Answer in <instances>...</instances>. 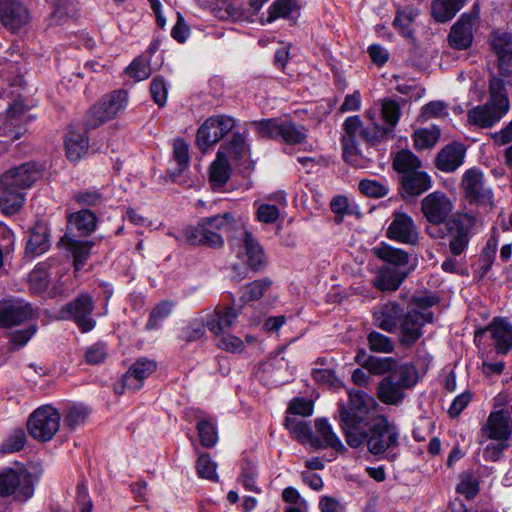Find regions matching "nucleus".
<instances>
[{
  "label": "nucleus",
  "mask_w": 512,
  "mask_h": 512,
  "mask_svg": "<svg viewBox=\"0 0 512 512\" xmlns=\"http://www.w3.org/2000/svg\"><path fill=\"white\" fill-rule=\"evenodd\" d=\"M375 401L362 390H351L347 404L339 407L340 426L347 444L358 448L364 443L375 456L394 461L397 457L392 450L399 445V431L383 416L372 417Z\"/></svg>",
  "instance_id": "obj_1"
},
{
  "label": "nucleus",
  "mask_w": 512,
  "mask_h": 512,
  "mask_svg": "<svg viewBox=\"0 0 512 512\" xmlns=\"http://www.w3.org/2000/svg\"><path fill=\"white\" fill-rule=\"evenodd\" d=\"M42 177L40 162H23L0 176V211L18 213L24 205L26 190Z\"/></svg>",
  "instance_id": "obj_2"
},
{
  "label": "nucleus",
  "mask_w": 512,
  "mask_h": 512,
  "mask_svg": "<svg viewBox=\"0 0 512 512\" xmlns=\"http://www.w3.org/2000/svg\"><path fill=\"white\" fill-rule=\"evenodd\" d=\"M418 373L414 365L404 363L391 375L384 376L379 382L376 395L386 405H400L406 397V391L416 385Z\"/></svg>",
  "instance_id": "obj_3"
},
{
  "label": "nucleus",
  "mask_w": 512,
  "mask_h": 512,
  "mask_svg": "<svg viewBox=\"0 0 512 512\" xmlns=\"http://www.w3.org/2000/svg\"><path fill=\"white\" fill-rule=\"evenodd\" d=\"M489 101L469 111L468 119L480 127H491L499 121L509 110V99L502 82L491 77L489 82Z\"/></svg>",
  "instance_id": "obj_4"
},
{
  "label": "nucleus",
  "mask_w": 512,
  "mask_h": 512,
  "mask_svg": "<svg viewBox=\"0 0 512 512\" xmlns=\"http://www.w3.org/2000/svg\"><path fill=\"white\" fill-rule=\"evenodd\" d=\"M127 104L128 93L125 90L119 89L104 95L87 112L85 126L88 129H95L103 125L124 112Z\"/></svg>",
  "instance_id": "obj_5"
},
{
  "label": "nucleus",
  "mask_w": 512,
  "mask_h": 512,
  "mask_svg": "<svg viewBox=\"0 0 512 512\" xmlns=\"http://www.w3.org/2000/svg\"><path fill=\"white\" fill-rule=\"evenodd\" d=\"M236 245L238 246L236 256L242 258L245 254L247 264V267H242L237 264L232 266L234 273L232 279L236 282H240L246 278L248 269L257 271L264 266L265 255L258 240L247 230L243 231L241 238L232 240V246L234 247Z\"/></svg>",
  "instance_id": "obj_6"
},
{
  "label": "nucleus",
  "mask_w": 512,
  "mask_h": 512,
  "mask_svg": "<svg viewBox=\"0 0 512 512\" xmlns=\"http://www.w3.org/2000/svg\"><path fill=\"white\" fill-rule=\"evenodd\" d=\"M475 224L476 217L468 213H456L444 224L453 256L461 255L468 247Z\"/></svg>",
  "instance_id": "obj_7"
},
{
  "label": "nucleus",
  "mask_w": 512,
  "mask_h": 512,
  "mask_svg": "<svg viewBox=\"0 0 512 512\" xmlns=\"http://www.w3.org/2000/svg\"><path fill=\"white\" fill-rule=\"evenodd\" d=\"M61 416L51 405L37 408L28 418L27 429L30 436L38 441L51 440L60 427Z\"/></svg>",
  "instance_id": "obj_8"
},
{
  "label": "nucleus",
  "mask_w": 512,
  "mask_h": 512,
  "mask_svg": "<svg viewBox=\"0 0 512 512\" xmlns=\"http://www.w3.org/2000/svg\"><path fill=\"white\" fill-rule=\"evenodd\" d=\"M235 125L234 119L226 115H216L207 118L198 128L196 144L202 154L220 141Z\"/></svg>",
  "instance_id": "obj_9"
},
{
  "label": "nucleus",
  "mask_w": 512,
  "mask_h": 512,
  "mask_svg": "<svg viewBox=\"0 0 512 512\" xmlns=\"http://www.w3.org/2000/svg\"><path fill=\"white\" fill-rule=\"evenodd\" d=\"M14 494L15 499L27 501L34 494L32 476L27 472H18L5 468L0 472V497Z\"/></svg>",
  "instance_id": "obj_10"
},
{
  "label": "nucleus",
  "mask_w": 512,
  "mask_h": 512,
  "mask_svg": "<svg viewBox=\"0 0 512 512\" xmlns=\"http://www.w3.org/2000/svg\"><path fill=\"white\" fill-rule=\"evenodd\" d=\"M94 308L93 297L88 293H81L61 309V314L62 318L74 321L78 328L86 333L96 325L92 317Z\"/></svg>",
  "instance_id": "obj_11"
},
{
  "label": "nucleus",
  "mask_w": 512,
  "mask_h": 512,
  "mask_svg": "<svg viewBox=\"0 0 512 512\" xmlns=\"http://www.w3.org/2000/svg\"><path fill=\"white\" fill-rule=\"evenodd\" d=\"M415 162H392L393 169L401 175L400 182L403 190L410 196H417L431 188V178L418 170ZM419 164L420 162H416Z\"/></svg>",
  "instance_id": "obj_12"
},
{
  "label": "nucleus",
  "mask_w": 512,
  "mask_h": 512,
  "mask_svg": "<svg viewBox=\"0 0 512 512\" xmlns=\"http://www.w3.org/2000/svg\"><path fill=\"white\" fill-rule=\"evenodd\" d=\"M432 321L433 313L431 311L409 309L398 327L400 344L406 347L412 346L423 335V326Z\"/></svg>",
  "instance_id": "obj_13"
},
{
  "label": "nucleus",
  "mask_w": 512,
  "mask_h": 512,
  "mask_svg": "<svg viewBox=\"0 0 512 512\" xmlns=\"http://www.w3.org/2000/svg\"><path fill=\"white\" fill-rule=\"evenodd\" d=\"M454 209L452 200L441 191H434L421 201V211L428 223H446Z\"/></svg>",
  "instance_id": "obj_14"
},
{
  "label": "nucleus",
  "mask_w": 512,
  "mask_h": 512,
  "mask_svg": "<svg viewBox=\"0 0 512 512\" xmlns=\"http://www.w3.org/2000/svg\"><path fill=\"white\" fill-rule=\"evenodd\" d=\"M157 368L154 360L142 357L137 359L128 371L122 376L120 382L115 384L116 394H123L126 390L136 391L142 388L143 381Z\"/></svg>",
  "instance_id": "obj_15"
},
{
  "label": "nucleus",
  "mask_w": 512,
  "mask_h": 512,
  "mask_svg": "<svg viewBox=\"0 0 512 512\" xmlns=\"http://www.w3.org/2000/svg\"><path fill=\"white\" fill-rule=\"evenodd\" d=\"M30 22V14L19 0H0V23L12 33L19 32Z\"/></svg>",
  "instance_id": "obj_16"
},
{
  "label": "nucleus",
  "mask_w": 512,
  "mask_h": 512,
  "mask_svg": "<svg viewBox=\"0 0 512 512\" xmlns=\"http://www.w3.org/2000/svg\"><path fill=\"white\" fill-rule=\"evenodd\" d=\"M177 241H185L194 246H207L213 249H220L224 245L223 237L209 229L201 219L196 225L188 226L182 231L181 236H175Z\"/></svg>",
  "instance_id": "obj_17"
},
{
  "label": "nucleus",
  "mask_w": 512,
  "mask_h": 512,
  "mask_svg": "<svg viewBox=\"0 0 512 512\" xmlns=\"http://www.w3.org/2000/svg\"><path fill=\"white\" fill-rule=\"evenodd\" d=\"M386 236L391 240L412 245H415L419 238L414 220L401 211H395L392 214V221L386 230Z\"/></svg>",
  "instance_id": "obj_18"
},
{
  "label": "nucleus",
  "mask_w": 512,
  "mask_h": 512,
  "mask_svg": "<svg viewBox=\"0 0 512 512\" xmlns=\"http://www.w3.org/2000/svg\"><path fill=\"white\" fill-rule=\"evenodd\" d=\"M38 317L30 303L6 301L0 303V328H10Z\"/></svg>",
  "instance_id": "obj_19"
},
{
  "label": "nucleus",
  "mask_w": 512,
  "mask_h": 512,
  "mask_svg": "<svg viewBox=\"0 0 512 512\" xmlns=\"http://www.w3.org/2000/svg\"><path fill=\"white\" fill-rule=\"evenodd\" d=\"M509 413L504 410L493 411L481 427L480 437L485 440L508 442L512 435Z\"/></svg>",
  "instance_id": "obj_20"
},
{
  "label": "nucleus",
  "mask_w": 512,
  "mask_h": 512,
  "mask_svg": "<svg viewBox=\"0 0 512 512\" xmlns=\"http://www.w3.org/2000/svg\"><path fill=\"white\" fill-rule=\"evenodd\" d=\"M461 185L469 203L486 204L492 202V191L485 187L483 174L478 169L467 170L463 175Z\"/></svg>",
  "instance_id": "obj_21"
},
{
  "label": "nucleus",
  "mask_w": 512,
  "mask_h": 512,
  "mask_svg": "<svg viewBox=\"0 0 512 512\" xmlns=\"http://www.w3.org/2000/svg\"><path fill=\"white\" fill-rule=\"evenodd\" d=\"M405 313L403 307L395 301L380 304L373 311L374 325L385 332L394 333Z\"/></svg>",
  "instance_id": "obj_22"
},
{
  "label": "nucleus",
  "mask_w": 512,
  "mask_h": 512,
  "mask_svg": "<svg viewBox=\"0 0 512 512\" xmlns=\"http://www.w3.org/2000/svg\"><path fill=\"white\" fill-rule=\"evenodd\" d=\"M489 333L498 354H506L512 349V325L506 321H494L490 326L476 331L475 337Z\"/></svg>",
  "instance_id": "obj_23"
},
{
  "label": "nucleus",
  "mask_w": 512,
  "mask_h": 512,
  "mask_svg": "<svg viewBox=\"0 0 512 512\" xmlns=\"http://www.w3.org/2000/svg\"><path fill=\"white\" fill-rule=\"evenodd\" d=\"M50 247L49 231L42 222H37L31 230L25 248V258L33 259L45 253Z\"/></svg>",
  "instance_id": "obj_24"
},
{
  "label": "nucleus",
  "mask_w": 512,
  "mask_h": 512,
  "mask_svg": "<svg viewBox=\"0 0 512 512\" xmlns=\"http://www.w3.org/2000/svg\"><path fill=\"white\" fill-rule=\"evenodd\" d=\"M249 151L245 136L236 132L229 141L220 145L215 160L243 159L249 155Z\"/></svg>",
  "instance_id": "obj_25"
},
{
  "label": "nucleus",
  "mask_w": 512,
  "mask_h": 512,
  "mask_svg": "<svg viewBox=\"0 0 512 512\" xmlns=\"http://www.w3.org/2000/svg\"><path fill=\"white\" fill-rule=\"evenodd\" d=\"M472 22L469 17L462 16L451 28L448 40L458 50L467 49L472 43Z\"/></svg>",
  "instance_id": "obj_26"
},
{
  "label": "nucleus",
  "mask_w": 512,
  "mask_h": 512,
  "mask_svg": "<svg viewBox=\"0 0 512 512\" xmlns=\"http://www.w3.org/2000/svg\"><path fill=\"white\" fill-rule=\"evenodd\" d=\"M239 315V311L231 306H218L214 314L207 320V328L215 335L230 328Z\"/></svg>",
  "instance_id": "obj_27"
},
{
  "label": "nucleus",
  "mask_w": 512,
  "mask_h": 512,
  "mask_svg": "<svg viewBox=\"0 0 512 512\" xmlns=\"http://www.w3.org/2000/svg\"><path fill=\"white\" fill-rule=\"evenodd\" d=\"M316 431L318 438L313 439V446L316 448H327L331 447L337 451L345 449L341 440L334 433L331 425L326 419H318L315 422Z\"/></svg>",
  "instance_id": "obj_28"
},
{
  "label": "nucleus",
  "mask_w": 512,
  "mask_h": 512,
  "mask_svg": "<svg viewBox=\"0 0 512 512\" xmlns=\"http://www.w3.org/2000/svg\"><path fill=\"white\" fill-rule=\"evenodd\" d=\"M406 274L396 267H382L374 281L375 286L381 291H395L399 288Z\"/></svg>",
  "instance_id": "obj_29"
},
{
  "label": "nucleus",
  "mask_w": 512,
  "mask_h": 512,
  "mask_svg": "<svg viewBox=\"0 0 512 512\" xmlns=\"http://www.w3.org/2000/svg\"><path fill=\"white\" fill-rule=\"evenodd\" d=\"M361 365L364 369L368 370L370 374L391 375L395 371H398V368L401 367L402 364H399L398 360L394 357L368 356Z\"/></svg>",
  "instance_id": "obj_30"
},
{
  "label": "nucleus",
  "mask_w": 512,
  "mask_h": 512,
  "mask_svg": "<svg viewBox=\"0 0 512 512\" xmlns=\"http://www.w3.org/2000/svg\"><path fill=\"white\" fill-rule=\"evenodd\" d=\"M261 138L280 139L288 143V127L277 119L261 120L253 123Z\"/></svg>",
  "instance_id": "obj_31"
},
{
  "label": "nucleus",
  "mask_w": 512,
  "mask_h": 512,
  "mask_svg": "<svg viewBox=\"0 0 512 512\" xmlns=\"http://www.w3.org/2000/svg\"><path fill=\"white\" fill-rule=\"evenodd\" d=\"M373 253L377 258L391 265L390 267H396L398 269L407 265L409 261V255L407 252L385 243H381L374 247Z\"/></svg>",
  "instance_id": "obj_32"
},
{
  "label": "nucleus",
  "mask_w": 512,
  "mask_h": 512,
  "mask_svg": "<svg viewBox=\"0 0 512 512\" xmlns=\"http://www.w3.org/2000/svg\"><path fill=\"white\" fill-rule=\"evenodd\" d=\"M466 0H433L432 15L438 22L452 19L462 9Z\"/></svg>",
  "instance_id": "obj_33"
},
{
  "label": "nucleus",
  "mask_w": 512,
  "mask_h": 512,
  "mask_svg": "<svg viewBox=\"0 0 512 512\" xmlns=\"http://www.w3.org/2000/svg\"><path fill=\"white\" fill-rule=\"evenodd\" d=\"M97 218L90 210H80L69 216L68 222L74 227L80 235L86 236L92 233L96 228Z\"/></svg>",
  "instance_id": "obj_34"
},
{
  "label": "nucleus",
  "mask_w": 512,
  "mask_h": 512,
  "mask_svg": "<svg viewBox=\"0 0 512 512\" xmlns=\"http://www.w3.org/2000/svg\"><path fill=\"white\" fill-rule=\"evenodd\" d=\"M68 160H79L88 150V139L84 134L70 132L65 140Z\"/></svg>",
  "instance_id": "obj_35"
},
{
  "label": "nucleus",
  "mask_w": 512,
  "mask_h": 512,
  "mask_svg": "<svg viewBox=\"0 0 512 512\" xmlns=\"http://www.w3.org/2000/svg\"><path fill=\"white\" fill-rule=\"evenodd\" d=\"M489 44L497 59L512 55V34L494 31L489 36Z\"/></svg>",
  "instance_id": "obj_36"
},
{
  "label": "nucleus",
  "mask_w": 512,
  "mask_h": 512,
  "mask_svg": "<svg viewBox=\"0 0 512 512\" xmlns=\"http://www.w3.org/2000/svg\"><path fill=\"white\" fill-rule=\"evenodd\" d=\"M30 288L34 293L46 291L50 283L47 263H39L29 274Z\"/></svg>",
  "instance_id": "obj_37"
},
{
  "label": "nucleus",
  "mask_w": 512,
  "mask_h": 512,
  "mask_svg": "<svg viewBox=\"0 0 512 512\" xmlns=\"http://www.w3.org/2000/svg\"><path fill=\"white\" fill-rule=\"evenodd\" d=\"M196 429L202 446L212 448L216 445L218 441V433L215 424L210 418L204 417L199 419Z\"/></svg>",
  "instance_id": "obj_38"
},
{
  "label": "nucleus",
  "mask_w": 512,
  "mask_h": 512,
  "mask_svg": "<svg viewBox=\"0 0 512 512\" xmlns=\"http://www.w3.org/2000/svg\"><path fill=\"white\" fill-rule=\"evenodd\" d=\"M232 168L229 162H211L209 181L214 189L223 187L230 179Z\"/></svg>",
  "instance_id": "obj_39"
},
{
  "label": "nucleus",
  "mask_w": 512,
  "mask_h": 512,
  "mask_svg": "<svg viewBox=\"0 0 512 512\" xmlns=\"http://www.w3.org/2000/svg\"><path fill=\"white\" fill-rule=\"evenodd\" d=\"M207 322L202 319H194L181 330L179 338L186 344L203 340L205 338Z\"/></svg>",
  "instance_id": "obj_40"
},
{
  "label": "nucleus",
  "mask_w": 512,
  "mask_h": 512,
  "mask_svg": "<svg viewBox=\"0 0 512 512\" xmlns=\"http://www.w3.org/2000/svg\"><path fill=\"white\" fill-rule=\"evenodd\" d=\"M381 115L387 124L385 128H391L392 133L401 116V108L398 102L390 98H384L381 101Z\"/></svg>",
  "instance_id": "obj_41"
},
{
  "label": "nucleus",
  "mask_w": 512,
  "mask_h": 512,
  "mask_svg": "<svg viewBox=\"0 0 512 512\" xmlns=\"http://www.w3.org/2000/svg\"><path fill=\"white\" fill-rule=\"evenodd\" d=\"M126 73L137 81L147 79L152 73L150 58L146 56L137 57L126 68Z\"/></svg>",
  "instance_id": "obj_42"
},
{
  "label": "nucleus",
  "mask_w": 512,
  "mask_h": 512,
  "mask_svg": "<svg viewBox=\"0 0 512 512\" xmlns=\"http://www.w3.org/2000/svg\"><path fill=\"white\" fill-rule=\"evenodd\" d=\"M69 250L74 258V268L79 271L85 265L90 256L91 245L89 242L74 240L69 244Z\"/></svg>",
  "instance_id": "obj_43"
},
{
  "label": "nucleus",
  "mask_w": 512,
  "mask_h": 512,
  "mask_svg": "<svg viewBox=\"0 0 512 512\" xmlns=\"http://www.w3.org/2000/svg\"><path fill=\"white\" fill-rule=\"evenodd\" d=\"M37 324H30L25 329H18L10 331L7 336L12 344V350H19L24 347L30 339L37 333Z\"/></svg>",
  "instance_id": "obj_44"
},
{
  "label": "nucleus",
  "mask_w": 512,
  "mask_h": 512,
  "mask_svg": "<svg viewBox=\"0 0 512 512\" xmlns=\"http://www.w3.org/2000/svg\"><path fill=\"white\" fill-rule=\"evenodd\" d=\"M216 468L217 464L211 460L207 453H202L199 455L196 461V469L199 477L217 482L218 475Z\"/></svg>",
  "instance_id": "obj_45"
},
{
  "label": "nucleus",
  "mask_w": 512,
  "mask_h": 512,
  "mask_svg": "<svg viewBox=\"0 0 512 512\" xmlns=\"http://www.w3.org/2000/svg\"><path fill=\"white\" fill-rule=\"evenodd\" d=\"M367 340L370 350L374 352L391 353L394 351L395 346L393 341L388 336L377 331L370 332Z\"/></svg>",
  "instance_id": "obj_46"
},
{
  "label": "nucleus",
  "mask_w": 512,
  "mask_h": 512,
  "mask_svg": "<svg viewBox=\"0 0 512 512\" xmlns=\"http://www.w3.org/2000/svg\"><path fill=\"white\" fill-rule=\"evenodd\" d=\"M271 285L272 281L269 278L253 281L246 286V292L241 296V300L244 302L258 300L271 287Z\"/></svg>",
  "instance_id": "obj_47"
},
{
  "label": "nucleus",
  "mask_w": 512,
  "mask_h": 512,
  "mask_svg": "<svg viewBox=\"0 0 512 512\" xmlns=\"http://www.w3.org/2000/svg\"><path fill=\"white\" fill-rule=\"evenodd\" d=\"M413 138L417 149H428L436 144L439 138V131L427 128L418 129L414 132Z\"/></svg>",
  "instance_id": "obj_48"
},
{
  "label": "nucleus",
  "mask_w": 512,
  "mask_h": 512,
  "mask_svg": "<svg viewBox=\"0 0 512 512\" xmlns=\"http://www.w3.org/2000/svg\"><path fill=\"white\" fill-rule=\"evenodd\" d=\"M26 443V434L23 429H16L13 433L3 441L0 451L4 454L14 453L23 449Z\"/></svg>",
  "instance_id": "obj_49"
},
{
  "label": "nucleus",
  "mask_w": 512,
  "mask_h": 512,
  "mask_svg": "<svg viewBox=\"0 0 512 512\" xmlns=\"http://www.w3.org/2000/svg\"><path fill=\"white\" fill-rule=\"evenodd\" d=\"M391 134V128H385L378 122H373V125L363 127L360 136L369 143H377Z\"/></svg>",
  "instance_id": "obj_50"
},
{
  "label": "nucleus",
  "mask_w": 512,
  "mask_h": 512,
  "mask_svg": "<svg viewBox=\"0 0 512 512\" xmlns=\"http://www.w3.org/2000/svg\"><path fill=\"white\" fill-rule=\"evenodd\" d=\"M204 224L209 229L227 230L236 224L233 214L226 212L224 214H218L211 217L203 218Z\"/></svg>",
  "instance_id": "obj_51"
},
{
  "label": "nucleus",
  "mask_w": 512,
  "mask_h": 512,
  "mask_svg": "<svg viewBox=\"0 0 512 512\" xmlns=\"http://www.w3.org/2000/svg\"><path fill=\"white\" fill-rule=\"evenodd\" d=\"M466 147L460 142H451L447 144L438 153L436 160H463Z\"/></svg>",
  "instance_id": "obj_52"
},
{
  "label": "nucleus",
  "mask_w": 512,
  "mask_h": 512,
  "mask_svg": "<svg viewBox=\"0 0 512 512\" xmlns=\"http://www.w3.org/2000/svg\"><path fill=\"white\" fill-rule=\"evenodd\" d=\"M88 414L89 411L87 408L74 406L67 411L64 423L69 429L75 430L77 427L84 424Z\"/></svg>",
  "instance_id": "obj_53"
},
{
  "label": "nucleus",
  "mask_w": 512,
  "mask_h": 512,
  "mask_svg": "<svg viewBox=\"0 0 512 512\" xmlns=\"http://www.w3.org/2000/svg\"><path fill=\"white\" fill-rule=\"evenodd\" d=\"M150 93L158 106L163 107L166 104L168 88L162 77L156 76L153 78L150 84Z\"/></svg>",
  "instance_id": "obj_54"
},
{
  "label": "nucleus",
  "mask_w": 512,
  "mask_h": 512,
  "mask_svg": "<svg viewBox=\"0 0 512 512\" xmlns=\"http://www.w3.org/2000/svg\"><path fill=\"white\" fill-rule=\"evenodd\" d=\"M498 76L496 78L502 82V87H512V55L497 59ZM495 77V75L493 76Z\"/></svg>",
  "instance_id": "obj_55"
},
{
  "label": "nucleus",
  "mask_w": 512,
  "mask_h": 512,
  "mask_svg": "<svg viewBox=\"0 0 512 512\" xmlns=\"http://www.w3.org/2000/svg\"><path fill=\"white\" fill-rule=\"evenodd\" d=\"M359 190L362 194L374 198L384 197L388 193L386 186L377 181L368 179H363L359 182Z\"/></svg>",
  "instance_id": "obj_56"
},
{
  "label": "nucleus",
  "mask_w": 512,
  "mask_h": 512,
  "mask_svg": "<svg viewBox=\"0 0 512 512\" xmlns=\"http://www.w3.org/2000/svg\"><path fill=\"white\" fill-rule=\"evenodd\" d=\"M314 403L313 400L309 397H295L290 401V414L300 415V416H310L313 413Z\"/></svg>",
  "instance_id": "obj_57"
},
{
  "label": "nucleus",
  "mask_w": 512,
  "mask_h": 512,
  "mask_svg": "<svg viewBox=\"0 0 512 512\" xmlns=\"http://www.w3.org/2000/svg\"><path fill=\"white\" fill-rule=\"evenodd\" d=\"M256 475L257 473L255 465L251 462H246L242 466V472L239 481L245 487V489L259 493L260 489L256 485Z\"/></svg>",
  "instance_id": "obj_58"
},
{
  "label": "nucleus",
  "mask_w": 512,
  "mask_h": 512,
  "mask_svg": "<svg viewBox=\"0 0 512 512\" xmlns=\"http://www.w3.org/2000/svg\"><path fill=\"white\" fill-rule=\"evenodd\" d=\"M290 433L302 443L310 442L313 444L312 430L309 424L304 420H290Z\"/></svg>",
  "instance_id": "obj_59"
},
{
  "label": "nucleus",
  "mask_w": 512,
  "mask_h": 512,
  "mask_svg": "<svg viewBox=\"0 0 512 512\" xmlns=\"http://www.w3.org/2000/svg\"><path fill=\"white\" fill-rule=\"evenodd\" d=\"M279 216V208L273 204H260L256 211L257 220L266 224L275 223Z\"/></svg>",
  "instance_id": "obj_60"
},
{
  "label": "nucleus",
  "mask_w": 512,
  "mask_h": 512,
  "mask_svg": "<svg viewBox=\"0 0 512 512\" xmlns=\"http://www.w3.org/2000/svg\"><path fill=\"white\" fill-rule=\"evenodd\" d=\"M509 442L496 441L486 445L483 450V458L486 461L497 462L503 456L505 450L509 448Z\"/></svg>",
  "instance_id": "obj_61"
},
{
  "label": "nucleus",
  "mask_w": 512,
  "mask_h": 512,
  "mask_svg": "<svg viewBox=\"0 0 512 512\" xmlns=\"http://www.w3.org/2000/svg\"><path fill=\"white\" fill-rule=\"evenodd\" d=\"M107 357V347L103 343L91 345L85 352V359L89 364L102 363Z\"/></svg>",
  "instance_id": "obj_62"
},
{
  "label": "nucleus",
  "mask_w": 512,
  "mask_h": 512,
  "mask_svg": "<svg viewBox=\"0 0 512 512\" xmlns=\"http://www.w3.org/2000/svg\"><path fill=\"white\" fill-rule=\"evenodd\" d=\"M412 21L413 17L411 13L398 11L393 21V25L403 36L410 37L412 35Z\"/></svg>",
  "instance_id": "obj_63"
},
{
  "label": "nucleus",
  "mask_w": 512,
  "mask_h": 512,
  "mask_svg": "<svg viewBox=\"0 0 512 512\" xmlns=\"http://www.w3.org/2000/svg\"><path fill=\"white\" fill-rule=\"evenodd\" d=\"M218 346L231 353H240L244 350V342L235 335L225 334L220 340Z\"/></svg>",
  "instance_id": "obj_64"
}]
</instances>
